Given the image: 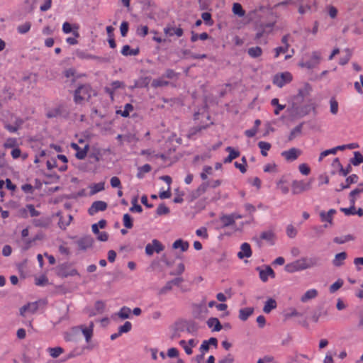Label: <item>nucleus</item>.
Returning <instances> with one entry per match:
<instances>
[{
	"mask_svg": "<svg viewBox=\"0 0 363 363\" xmlns=\"http://www.w3.org/2000/svg\"><path fill=\"white\" fill-rule=\"evenodd\" d=\"M98 239L100 241H106L108 238V235L106 232H101L97 234Z\"/></svg>",
	"mask_w": 363,
	"mask_h": 363,
	"instance_id": "nucleus-62",
	"label": "nucleus"
},
{
	"mask_svg": "<svg viewBox=\"0 0 363 363\" xmlns=\"http://www.w3.org/2000/svg\"><path fill=\"white\" fill-rule=\"evenodd\" d=\"M95 94V91L89 85H82L75 91L74 101L77 104H83Z\"/></svg>",
	"mask_w": 363,
	"mask_h": 363,
	"instance_id": "nucleus-2",
	"label": "nucleus"
},
{
	"mask_svg": "<svg viewBox=\"0 0 363 363\" xmlns=\"http://www.w3.org/2000/svg\"><path fill=\"white\" fill-rule=\"evenodd\" d=\"M253 311L254 310L252 308H245L241 309L239 312V317L241 320H245L250 315L252 314Z\"/></svg>",
	"mask_w": 363,
	"mask_h": 363,
	"instance_id": "nucleus-25",
	"label": "nucleus"
},
{
	"mask_svg": "<svg viewBox=\"0 0 363 363\" xmlns=\"http://www.w3.org/2000/svg\"><path fill=\"white\" fill-rule=\"evenodd\" d=\"M62 352L61 347H55L50 349V354L52 357H57Z\"/></svg>",
	"mask_w": 363,
	"mask_h": 363,
	"instance_id": "nucleus-42",
	"label": "nucleus"
},
{
	"mask_svg": "<svg viewBox=\"0 0 363 363\" xmlns=\"http://www.w3.org/2000/svg\"><path fill=\"white\" fill-rule=\"evenodd\" d=\"M252 255L251 248L249 244L247 243H243L241 245V250L238 252V257L240 259H242L244 257H250Z\"/></svg>",
	"mask_w": 363,
	"mask_h": 363,
	"instance_id": "nucleus-15",
	"label": "nucleus"
},
{
	"mask_svg": "<svg viewBox=\"0 0 363 363\" xmlns=\"http://www.w3.org/2000/svg\"><path fill=\"white\" fill-rule=\"evenodd\" d=\"M353 237L350 235H347L343 238H336L335 242L337 243H344L345 242L353 240Z\"/></svg>",
	"mask_w": 363,
	"mask_h": 363,
	"instance_id": "nucleus-47",
	"label": "nucleus"
},
{
	"mask_svg": "<svg viewBox=\"0 0 363 363\" xmlns=\"http://www.w3.org/2000/svg\"><path fill=\"white\" fill-rule=\"evenodd\" d=\"M188 243L186 242H183L182 240H177L173 244L174 248H180L182 251H186L188 249Z\"/></svg>",
	"mask_w": 363,
	"mask_h": 363,
	"instance_id": "nucleus-30",
	"label": "nucleus"
},
{
	"mask_svg": "<svg viewBox=\"0 0 363 363\" xmlns=\"http://www.w3.org/2000/svg\"><path fill=\"white\" fill-rule=\"evenodd\" d=\"M298 169L301 173L303 175H308L310 173V168L306 164H301Z\"/></svg>",
	"mask_w": 363,
	"mask_h": 363,
	"instance_id": "nucleus-45",
	"label": "nucleus"
},
{
	"mask_svg": "<svg viewBox=\"0 0 363 363\" xmlns=\"http://www.w3.org/2000/svg\"><path fill=\"white\" fill-rule=\"evenodd\" d=\"M133 110V106L131 104H127L125 106L124 110L123 111H117V113H120L123 117H128L129 116L130 113Z\"/></svg>",
	"mask_w": 363,
	"mask_h": 363,
	"instance_id": "nucleus-33",
	"label": "nucleus"
},
{
	"mask_svg": "<svg viewBox=\"0 0 363 363\" xmlns=\"http://www.w3.org/2000/svg\"><path fill=\"white\" fill-rule=\"evenodd\" d=\"M28 212L32 217L38 216L39 215V213L35 209L33 205H28L25 208L21 209L20 211V215L22 217L26 218L28 216Z\"/></svg>",
	"mask_w": 363,
	"mask_h": 363,
	"instance_id": "nucleus-12",
	"label": "nucleus"
},
{
	"mask_svg": "<svg viewBox=\"0 0 363 363\" xmlns=\"http://www.w3.org/2000/svg\"><path fill=\"white\" fill-rule=\"evenodd\" d=\"M151 167L149 164H145L138 169V176L143 177L144 174L149 172Z\"/></svg>",
	"mask_w": 363,
	"mask_h": 363,
	"instance_id": "nucleus-39",
	"label": "nucleus"
},
{
	"mask_svg": "<svg viewBox=\"0 0 363 363\" xmlns=\"http://www.w3.org/2000/svg\"><path fill=\"white\" fill-rule=\"evenodd\" d=\"M277 302L273 298H269L264 306L263 311L266 313H269L272 309L276 308Z\"/></svg>",
	"mask_w": 363,
	"mask_h": 363,
	"instance_id": "nucleus-21",
	"label": "nucleus"
},
{
	"mask_svg": "<svg viewBox=\"0 0 363 363\" xmlns=\"http://www.w3.org/2000/svg\"><path fill=\"white\" fill-rule=\"evenodd\" d=\"M330 111L333 114H336L337 113V111H338V103L337 101L334 99H332L330 101Z\"/></svg>",
	"mask_w": 363,
	"mask_h": 363,
	"instance_id": "nucleus-38",
	"label": "nucleus"
},
{
	"mask_svg": "<svg viewBox=\"0 0 363 363\" xmlns=\"http://www.w3.org/2000/svg\"><path fill=\"white\" fill-rule=\"evenodd\" d=\"M363 162V156L358 152H354L353 164L357 165Z\"/></svg>",
	"mask_w": 363,
	"mask_h": 363,
	"instance_id": "nucleus-43",
	"label": "nucleus"
},
{
	"mask_svg": "<svg viewBox=\"0 0 363 363\" xmlns=\"http://www.w3.org/2000/svg\"><path fill=\"white\" fill-rule=\"evenodd\" d=\"M272 104L274 106H277V107L274 111L276 115H278L279 113V111L284 109V106L279 104V100L277 99H272Z\"/></svg>",
	"mask_w": 363,
	"mask_h": 363,
	"instance_id": "nucleus-40",
	"label": "nucleus"
},
{
	"mask_svg": "<svg viewBox=\"0 0 363 363\" xmlns=\"http://www.w3.org/2000/svg\"><path fill=\"white\" fill-rule=\"evenodd\" d=\"M335 213V211L334 209H330L328 212H321L320 213L321 220L323 222L328 223L330 225H332L333 218Z\"/></svg>",
	"mask_w": 363,
	"mask_h": 363,
	"instance_id": "nucleus-13",
	"label": "nucleus"
},
{
	"mask_svg": "<svg viewBox=\"0 0 363 363\" xmlns=\"http://www.w3.org/2000/svg\"><path fill=\"white\" fill-rule=\"evenodd\" d=\"M342 285V281L338 280L336 282H335L333 284L330 286V291L335 292L337 290H338Z\"/></svg>",
	"mask_w": 363,
	"mask_h": 363,
	"instance_id": "nucleus-51",
	"label": "nucleus"
},
{
	"mask_svg": "<svg viewBox=\"0 0 363 363\" xmlns=\"http://www.w3.org/2000/svg\"><path fill=\"white\" fill-rule=\"evenodd\" d=\"M73 35H74V37H70L67 39V42L71 45H75L77 43V38L79 37L77 26H74V29L73 30Z\"/></svg>",
	"mask_w": 363,
	"mask_h": 363,
	"instance_id": "nucleus-31",
	"label": "nucleus"
},
{
	"mask_svg": "<svg viewBox=\"0 0 363 363\" xmlns=\"http://www.w3.org/2000/svg\"><path fill=\"white\" fill-rule=\"evenodd\" d=\"M321 60L320 52L313 51L310 53L305 61L301 62L299 66L303 68L312 69L316 67Z\"/></svg>",
	"mask_w": 363,
	"mask_h": 363,
	"instance_id": "nucleus-3",
	"label": "nucleus"
},
{
	"mask_svg": "<svg viewBox=\"0 0 363 363\" xmlns=\"http://www.w3.org/2000/svg\"><path fill=\"white\" fill-rule=\"evenodd\" d=\"M177 192V196L174 199V201L175 203H182L183 201V196L184 193L180 192L178 189L176 190Z\"/></svg>",
	"mask_w": 363,
	"mask_h": 363,
	"instance_id": "nucleus-59",
	"label": "nucleus"
},
{
	"mask_svg": "<svg viewBox=\"0 0 363 363\" xmlns=\"http://www.w3.org/2000/svg\"><path fill=\"white\" fill-rule=\"evenodd\" d=\"M300 155V151L296 148H291L282 152V155L288 161L295 160Z\"/></svg>",
	"mask_w": 363,
	"mask_h": 363,
	"instance_id": "nucleus-11",
	"label": "nucleus"
},
{
	"mask_svg": "<svg viewBox=\"0 0 363 363\" xmlns=\"http://www.w3.org/2000/svg\"><path fill=\"white\" fill-rule=\"evenodd\" d=\"M201 17L203 18V20L208 23L209 25H212L213 24V21H211V13H208V12H204L202 13L201 15Z\"/></svg>",
	"mask_w": 363,
	"mask_h": 363,
	"instance_id": "nucleus-52",
	"label": "nucleus"
},
{
	"mask_svg": "<svg viewBox=\"0 0 363 363\" xmlns=\"http://www.w3.org/2000/svg\"><path fill=\"white\" fill-rule=\"evenodd\" d=\"M163 250V246L157 240H154L152 243L148 244L145 247V252L148 255H152L155 252H160Z\"/></svg>",
	"mask_w": 363,
	"mask_h": 363,
	"instance_id": "nucleus-7",
	"label": "nucleus"
},
{
	"mask_svg": "<svg viewBox=\"0 0 363 363\" xmlns=\"http://www.w3.org/2000/svg\"><path fill=\"white\" fill-rule=\"evenodd\" d=\"M12 249L9 245H6L4 247L2 252L4 256H9L11 254Z\"/></svg>",
	"mask_w": 363,
	"mask_h": 363,
	"instance_id": "nucleus-63",
	"label": "nucleus"
},
{
	"mask_svg": "<svg viewBox=\"0 0 363 363\" xmlns=\"http://www.w3.org/2000/svg\"><path fill=\"white\" fill-rule=\"evenodd\" d=\"M131 329V323L130 322H125L123 326L119 329V333L128 332Z\"/></svg>",
	"mask_w": 363,
	"mask_h": 363,
	"instance_id": "nucleus-49",
	"label": "nucleus"
},
{
	"mask_svg": "<svg viewBox=\"0 0 363 363\" xmlns=\"http://www.w3.org/2000/svg\"><path fill=\"white\" fill-rule=\"evenodd\" d=\"M277 188L284 194H287L289 192V186L287 182L285 179H280L277 182Z\"/></svg>",
	"mask_w": 363,
	"mask_h": 363,
	"instance_id": "nucleus-28",
	"label": "nucleus"
},
{
	"mask_svg": "<svg viewBox=\"0 0 363 363\" xmlns=\"http://www.w3.org/2000/svg\"><path fill=\"white\" fill-rule=\"evenodd\" d=\"M48 283V279L45 275H41L40 277L35 279V284L39 286L44 285Z\"/></svg>",
	"mask_w": 363,
	"mask_h": 363,
	"instance_id": "nucleus-46",
	"label": "nucleus"
},
{
	"mask_svg": "<svg viewBox=\"0 0 363 363\" xmlns=\"http://www.w3.org/2000/svg\"><path fill=\"white\" fill-rule=\"evenodd\" d=\"M121 33L123 37H125L128 30V23L125 21L122 22L120 27Z\"/></svg>",
	"mask_w": 363,
	"mask_h": 363,
	"instance_id": "nucleus-44",
	"label": "nucleus"
},
{
	"mask_svg": "<svg viewBox=\"0 0 363 363\" xmlns=\"http://www.w3.org/2000/svg\"><path fill=\"white\" fill-rule=\"evenodd\" d=\"M222 220L225 225H229L234 223V219L232 216H223Z\"/></svg>",
	"mask_w": 363,
	"mask_h": 363,
	"instance_id": "nucleus-56",
	"label": "nucleus"
},
{
	"mask_svg": "<svg viewBox=\"0 0 363 363\" xmlns=\"http://www.w3.org/2000/svg\"><path fill=\"white\" fill-rule=\"evenodd\" d=\"M259 275L260 278L265 281L269 277H274V273L271 267H267L265 269L260 272Z\"/></svg>",
	"mask_w": 363,
	"mask_h": 363,
	"instance_id": "nucleus-24",
	"label": "nucleus"
},
{
	"mask_svg": "<svg viewBox=\"0 0 363 363\" xmlns=\"http://www.w3.org/2000/svg\"><path fill=\"white\" fill-rule=\"evenodd\" d=\"M157 213L158 215H166L169 213V209L164 204H160L157 209Z\"/></svg>",
	"mask_w": 363,
	"mask_h": 363,
	"instance_id": "nucleus-35",
	"label": "nucleus"
},
{
	"mask_svg": "<svg viewBox=\"0 0 363 363\" xmlns=\"http://www.w3.org/2000/svg\"><path fill=\"white\" fill-rule=\"evenodd\" d=\"M167 355L169 357H177L179 355V352L176 348H170L167 351Z\"/></svg>",
	"mask_w": 363,
	"mask_h": 363,
	"instance_id": "nucleus-57",
	"label": "nucleus"
},
{
	"mask_svg": "<svg viewBox=\"0 0 363 363\" xmlns=\"http://www.w3.org/2000/svg\"><path fill=\"white\" fill-rule=\"evenodd\" d=\"M258 145L261 150L262 155L266 157L267 155V152L271 148V144L267 142L261 141L258 143Z\"/></svg>",
	"mask_w": 363,
	"mask_h": 363,
	"instance_id": "nucleus-27",
	"label": "nucleus"
},
{
	"mask_svg": "<svg viewBox=\"0 0 363 363\" xmlns=\"http://www.w3.org/2000/svg\"><path fill=\"white\" fill-rule=\"evenodd\" d=\"M130 211H133V212H141L142 211L141 206L137 203V199H135L133 201V206L130 208Z\"/></svg>",
	"mask_w": 363,
	"mask_h": 363,
	"instance_id": "nucleus-50",
	"label": "nucleus"
},
{
	"mask_svg": "<svg viewBox=\"0 0 363 363\" xmlns=\"http://www.w3.org/2000/svg\"><path fill=\"white\" fill-rule=\"evenodd\" d=\"M277 170V165L275 163H269L264 166V171L265 172H274Z\"/></svg>",
	"mask_w": 363,
	"mask_h": 363,
	"instance_id": "nucleus-41",
	"label": "nucleus"
},
{
	"mask_svg": "<svg viewBox=\"0 0 363 363\" xmlns=\"http://www.w3.org/2000/svg\"><path fill=\"white\" fill-rule=\"evenodd\" d=\"M212 345L214 348L217 347L218 341L215 337H211L208 340H205L202 342L200 347L201 354L196 357L197 363H203V356L208 351L210 346Z\"/></svg>",
	"mask_w": 363,
	"mask_h": 363,
	"instance_id": "nucleus-4",
	"label": "nucleus"
},
{
	"mask_svg": "<svg viewBox=\"0 0 363 363\" xmlns=\"http://www.w3.org/2000/svg\"><path fill=\"white\" fill-rule=\"evenodd\" d=\"M346 257H347V255L345 252H342L338 253L335 256L333 263L334 265H335L337 267L340 266L343 264V262L345 261Z\"/></svg>",
	"mask_w": 363,
	"mask_h": 363,
	"instance_id": "nucleus-23",
	"label": "nucleus"
},
{
	"mask_svg": "<svg viewBox=\"0 0 363 363\" xmlns=\"http://www.w3.org/2000/svg\"><path fill=\"white\" fill-rule=\"evenodd\" d=\"M179 344L183 347L187 354H191L193 352L192 348L196 346V343L194 340L191 339L188 342H186L185 340H181Z\"/></svg>",
	"mask_w": 363,
	"mask_h": 363,
	"instance_id": "nucleus-14",
	"label": "nucleus"
},
{
	"mask_svg": "<svg viewBox=\"0 0 363 363\" xmlns=\"http://www.w3.org/2000/svg\"><path fill=\"white\" fill-rule=\"evenodd\" d=\"M74 29V26L72 27L71 26V24H69V23L67 22H65L64 23L63 26H62V30L65 33H71L72 32L73 33V30Z\"/></svg>",
	"mask_w": 363,
	"mask_h": 363,
	"instance_id": "nucleus-48",
	"label": "nucleus"
},
{
	"mask_svg": "<svg viewBox=\"0 0 363 363\" xmlns=\"http://www.w3.org/2000/svg\"><path fill=\"white\" fill-rule=\"evenodd\" d=\"M336 152V149L334 148V149H331V150H325V151H323L321 154H320V160H322L323 157L327 156L329 154H335Z\"/></svg>",
	"mask_w": 363,
	"mask_h": 363,
	"instance_id": "nucleus-61",
	"label": "nucleus"
},
{
	"mask_svg": "<svg viewBox=\"0 0 363 363\" xmlns=\"http://www.w3.org/2000/svg\"><path fill=\"white\" fill-rule=\"evenodd\" d=\"M37 309V306L35 305V304H28L27 306H23L21 309V314L22 315H26V313L27 311H30L31 313H34Z\"/></svg>",
	"mask_w": 363,
	"mask_h": 363,
	"instance_id": "nucleus-32",
	"label": "nucleus"
},
{
	"mask_svg": "<svg viewBox=\"0 0 363 363\" xmlns=\"http://www.w3.org/2000/svg\"><path fill=\"white\" fill-rule=\"evenodd\" d=\"M107 208L106 202L102 201H98L93 203L91 208L89 210L90 214H94L99 211H104Z\"/></svg>",
	"mask_w": 363,
	"mask_h": 363,
	"instance_id": "nucleus-10",
	"label": "nucleus"
},
{
	"mask_svg": "<svg viewBox=\"0 0 363 363\" xmlns=\"http://www.w3.org/2000/svg\"><path fill=\"white\" fill-rule=\"evenodd\" d=\"M232 11L235 15L238 16L240 17H242L245 14V10L242 9V6L239 3H234L233 4Z\"/></svg>",
	"mask_w": 363,
	"mask_h": 363,
	"instance_id": "nucleus-22",
	"label": "nucleus"
},
{
	"mask_svg": "<svg viewBox=\"0 0 363 363\" xmlns=\"http://www.w3.org/2000/svg\"><path fill=\"white\" fill-rule=\"evenodd\" d=\"M226 150L229 152V155L224 160V162L225 163L230 162L233 160L237 158L240 155V152L231 147H228Z\"/></svg>",
	"mask_w": 363,
	"mask_h": 363,
	"instance_id": "nucleus-18",
	"label": "nucleus"
},
{
	"mask_svg": "<svg viewBox=\"0 0 363 363\" xmlns=\"http://www.w3.org/2000/svg\"><path fill=\"white\" fill-rule=\"evenodd\" d=\"M160 179L167 184V190L160 191L159 196L162 199H169L171 197L172 195L170 189V185L172 184V178L169 176H162L160 177Z\"/></svg>",
	"mask_w": 363,
	"mask_h": 363,
	"instance_id": "nucleus-8",
	"label": "nucleus"
},
{
	"mask_svg": "<svg viewBox=\"0 0 363 363\" xmlns=\"http://www.w3.org/2000/svg\"><path fill=\"white\" fill-rule=\"evenodd\" d=\"M186 326V323L185 321L180 320L177 322L172 328V337L178 336L179 335V332L183 331Z\"/></svg>",
	"mask_w": 363,
	"mask_h": 363,
	"instance_id": "nucleus-16",
	"label": "nucleus"
},
{
	"mask_svg": "<svg viewBox=\"0 0 363 363\" xmlns=\"http://www.w3.org/2000/svg\"><path fill=\"white\" fill-rule=\"evenodd\" d=\"M342 211H343L346 215H351L355 213V208L354 206H352L349 208H342Z\"/></svg>",
	"mask_w": 363,
	"mask_h": 363,
	"instance_id": "nucleus-64",
	"label": "nucleus"
},
{
	"mask_svg": "<svg viewBox=\"0 0 363 363\" xmlns=\"http://www.w3.org/2000/svg\"><path fill=\"white\" fill-rule=\"evenodd\" d=\"M207 324L209 328H212L215 331H219L221 330V325L216 318H211L208 319Z\"/></svg>",
	"mask_w": 363,
	"mask_h": 363,
	"instance_id": "nucleus-19",
	"label": "nucleus"
},
{
	"mask_svg": "<svg viewBox=\"0 0 363 363\" xmlns=\"http://www.w3.org/2000/svg\"><path fill=\"white\" fill-rule=\"evenodd\" d=\"M111 185L113 188L121 187V181H120V179L118 177H113L111 179Z\"/></svg>",
	"mask_w": 363,
	"mask_h": 363,
	"instance_id": "nucleus-55",
	"label": "nucleus"
},
{
	"mask_svg": "<svg viewBox=\"0 0 363 363\" xmlns=\"http://www.w3.org/2000/svg\"><path fill=\"white\" fill-rule=\"evenodd\" d=\"M318 295V291L315 289L308 290L301 298L302 302H306L311 299L315 298Z\"/></svg>",
	"mask_w": 363,
	"mask_h": 363,
	"instance_id": "nucleus-17",
	"label": "nucleus"
},
{
	"mask_svg": "<svg viewBox=\"0 0 363 363\" xmlns=\"http://www.w3.org/2000/svg\"><path fill=\"white\" fill-rule=\"evenodd\" d=\"M196 234L199 236L206 238L208 237L207 230L205 228H202L196 230Z\"/></svg>",
	"mask_w": 363,
	"mask_h": 363,
	"instance_id": "nucleus-60",
	"label": "nucleus"
},
{
	"mask_svg": "<svg viewBox=\"0 0 363 363\" xmlns=\"http://www.w3.org/2000/svg\"><path fill=\"white\" fill-rule=\"evenodd\" d=\"M317 264V259L315 258L301 259L286 265L285 269L288 272H294L299 270L306 269L315 266Z\"/></svg>",
	"mask_w": 363,
	"mask_h": 363,
	"instance_id": "nucleus-1",
	"label": "nucleus"
},
{
	"mask_svg": "<svg viewBox=\"0 0 363 363\" xmlns=\"http://www.w3.org/2000/svg\"><path fill=\"white\" fill-rule=\"evenodd\" d=\"M292 80V75L289 72H284L277 74L274 78V83L279 87L283 86L285 84Z\"/></svg>",
	"mask_w": 363,
	"mask_h": 363,
	"instance_id": "nucleus-5",
	"label": "nucleus"
},
{
	"mask_svg": "<svg viewBox=\"0 0 363 363\" xmlns=\"http://www.w3.org/2000/svg\"><path fill=\"white\" fill-rule=\"evenodd\" d=\"M139 50L138 49H136V50H131L130 46L126 45H124L123 47V49H122V54L125 56H127V55H138Z\"/></svg>",
	"mask_w": 363,
	"mask_h": 363,
	"instance_id": "nucleus-29",
	"label": "nucleus"
},
{
	"mask_svg": "<svg viewBox=\"0 0 363 363\" xmlns=\"http://www.w3.org/2000/svg\"><path fill=\"white\" fill-rule=\"evenodd\" d=\"M328 11L330 16L333 18H335L337 14V10L333 6H329L328 7Z\"/></svg>",
	"mask_w": 363,
	"mask_h": 363,
	"instance_id": "nucleus-54",
	"label": "nucleus"
},
{
	"mask_svg": "<svg viewBox=\"0 0 363 363\" xmlns=\"http://www.w3.org/2000/svg\"><path fill=\"white\" fill-rule=\"evenodd\" d=\"M123 223L127 228H131L133 227V220L127 213L123 216Z\"/></svg>",
	"mask_w": 363,
	"mask_h": 363,
	"instance_id": "nucleus-37",
	"label": "nucleus"
},
{
	"mask_svg": "<svg viewBox=\"0 0 363 363\" xmlns=\"http://www.w3.org/2000/svg\"><path fill=\"white\" fill-rule=\"evenodd\" d=\"M71 146L72 148H74L77 151L76 157L78 159L82 160L86 157L87 152L89 150L88 144H84V145L82 148L79 147V145L76 143H72Z\"/></svg>",
	"mask_w": 363,
	"mask_h": 363,
	"instance_id": "nucleus-9",
	"label": "nucleus"
},
{
	"mask_svg": "<svg viewBox=\"0 0 363 363\" xmlns=\"http://www.w3.org/2000/svg\"><path fill=\"white\" fill-rule=\"evenodd\" d=\"M130 313V309L127 307H123L121 309L120 312L118 313L119 317L121 318H128L129 317Z\"/></svg>",
	"mask_w": 363,
	"mask_h": 363,
	"instance_id": "nucleus-36",
	"label": "nucleus"
},
{
	"mask_svg": "<svg viewBox=\"0 0 363 363\" xmlns=\"http://www.w3.org/2000/svg\"><path fill=\"white\" fill-rule=\"evenodd\" d=\"M30 28V24L29 23H25L24 24L18 27V30L21 33H25L28 32Z\"/></svg>",
	"mask_w": 363,
	"mask_h": 363,
	"instance_id": "nucleus-53",
	"label": "nucleus"
},
{
	"mask_svg": "<svg viewBox=\"0 0 363 363\" xmlns=\"http://www.w3.org/2000/svg\"><path fill=\"white\" fill-rule=\"evenodd\" d=\"M311 186V182L303 181H294L292 183V192L294 194H298L308 189Z\"/></svg>",
	"mask_w": 363,
	"mask_h": 363,
	"instance_id": "nucleus-6",
	"label": "nucleus"
},
{
	"mask_svg": "<svg viewBox=\"0 0 363 363\" xmlns=\"http://www.w3.org/2000/svg\"><path fill=\"white\" fill-rule=\"evenodd\" d=\"M164 33L166 35L172 36L173 35H176L177 36H182L183 34V30L180 28H172L168 27L164 29Z\"/></svg>",
	"mask_w": 363,
	"mask_h": 363,
	"instance_id": "nucleus-20",
	"label": "nucleus"
},
{
	"mask_svg": "<svg viewBox=\"0 0 363 363\" xmlns=\"http://www.w3.org/2000/svg\"><path fill=\"white\" fill-rule=\"evenodd\" d=\"M105 183L104 182L93 184L89 186L90 192L91 194H94L97 192L103 191L104 189Z\"/></svg>",
	"mask_w": 363,
	"mask_h": 363,
	"instance_id": "nucleus-26",
	"label": "nucleus"
},
{
	"mask_svg": "<svg viewBox=\"0 0 363 363\" xmlns=\"http://www.w3.org/2000/svg\"><path fill=\"white\" fill-rule=\"evenodd\" d=\"M235 166L240 169V170L244 173L246 171V166H247V163H246V160L245 158L242 159V164H238V163H235Z\"/></svg>",
	"mask_w": 363,
	"mask_h": 363,
	"instance_id": "nucleus-58",
	"label": "nucleus"
},
{
	"mask_svg": "<svg viewBox=\"0 0 363 363\" xmlns=\"http://www.w3.org/2000/svg\"><path fill=\"white\" fill-rule=\"evenodd\" d=\"M249 55L252 57H257L261 55L262 49L259 47L251 48L248 50Z\"/></svg>",
	"mask_w": 363,
	"mask_h": 363,
	"instance_id": "nucleus-34",
	"label": "nucleus"
}]
</instances>
